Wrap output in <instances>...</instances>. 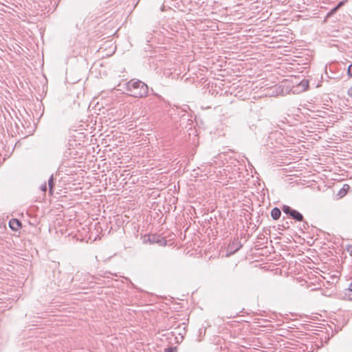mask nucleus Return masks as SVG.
<instances>
[{
  "instance_id": "10",
  "label": "nucleus",
  "mask_w": 352,
  "mask_h": 352,
  "mask_svg": "<svg viewBox=\"0 0 352 352\" xmlns=\"http://www.w3.org/2000/svg\"><path fill=\"white\" fill-rule=\"evenodd\" d=\"M164 352H177V348L176 347L166 348V349H164Z\"/></svg>"
},
{
  "instance_id": "3",
  "label": "nucleus",
  "mask_w": 352,
  "mask_h": 352,
  "mask_svg": "<svg viewBox=\"0 0 352 352\" xmlns=\"http://www.w3.org/2000/svg\"><path fill=\"white\" fill-rule=\"evenodd\" d=\"M147 241L151 244L157 243L160 245L165 246L166 245V240L158 234H149L147 236Z\"/></svg>"
},
{
  "instance_id": "4",
  "label": "nucleus",
  "mask_w": 352,
  "mask_h": 352,
  "mask_svg": "<svg viewBox=\"0 0 352 352\" xmlns=\"http://www.w3.org/2000/svg\"><path fill=\"white\" fill-rule=\"evenodd\" d=\"M10 228L14 230L17 231L22 226L21 222L17 219H12L9 221Z\"/></svg>"
},
{
  "instance_id": "19",
  "label": "nucleus",
  "mask_w": 352,
  "mask_h": 352,
  "mask_svg": "<svg viewBox=\"0 0 352 352\" xmlns=\"http://www.w3.org/2000/svg\"><path fill=\"white\" fill-rule=\"evenodd\" d=\"M235 245V243H234V242H233V243H232V245H230V249H231V250L232 249V247H233V245Z\"/></svg>"
},
{
  "instance_id": "5",
  "label": "nucleus",
  "mask_w": 352,
  "mask_h": 352,
  "mask_svg": "<svg viewBox=\"0 0 352 352\" xmlns=\"http://www.w3.org/2000/svg\"><path fill=\"white\" fill-rule=\"evenodd\" d=\"M280 215L281 211L278 208L274 207L272 208L271 211V217L274 220H278L280 217Z\"/></svg>"
},
{
  "instance_id": "2",
  "label": "nucleus",
  "mask_w": 352,
  "mask_h": 352,
  "mask_svg": "<svg viewBox=\"0 0 352 352\" xmlns=\"http://www.w3.org/2000/svg\"><path fill=\"white\" fill-rule=\"evenodd\" d=\"M282 210L285 214L291 217L293 219L297 221H303V215L299 212L298 210L292 208L290 206L284 205L282 208Z\"/></svg>"
},
{
  "instance_id": "7",
  "label": "nucleus",
  "mask_w": 352,
  "mask_h": 352,
  "mask_svg": "<svg viewBox=\"0 0 352 352\" xmlns=\"http://www.w3.org/2000/svg\"><path fill=\"white\" fill-rule=\"evenodd\" d=\"M349 188V186L347 184H344L343 186V187L339 190V192L338 193V196L340 198L343 197L347 193Z\"/></svg>"
},
{
  "instance_id": "15",
  "label": "nucleus",
  "mask_w": 352,
  "mask_h": 352,
  "mask_svg": "<svg viewBox=\"0 0 352 352\" xmlns=\"http://www.w3.org/2000/svg\"><path fill=\"white\" fill-rule=\"evenodd\" d=\"M352 245H349L347 248V250L350 252V256H352Z\"/></svg>"
},
{
  "instance_id": "9",
  "label": "nucleus",
  "mask_w": 352,
  "mask_h": 352,
  "mask_svg": "<svg viewBox=\"0 0 352 352\" xmlns=\"http://www.w3.org/2000/svg\"><path fill=\"white\" fill-rule=\"evenodd\" d=\"M298 86L302 88V91L307 90L309 87V82L307 80H302L299 84Z\"/></svg>"
},
{
  "instance_id": "8",
  "label": "nucleus",
  "mask_w": 352,
  "mask_h": 352,
  "mask_svg": "<svg viewBox=\"0 0 352 352\" xmlns=\"http://www.w3.org/2000/svg\"><path fill=\"white\" fill-rule=\"evenodd\" d=\"M54 185H55V184H54V175H52L50 176V179H48L49 190H50V193H52Z\"/></svg>"
},
{
  "instance_id": "16",
  "label": "nucleus",
  "mask_w": 352,
  "mask_h": 352,
  "mask_svg": "<svg viewBox=\"0 0 352 352\" xmlns=\"http://www.w3.org/2000/svg\"><path fill=\"white\" fill-rule=\"evenodd\" d=\"M242 247V245L239 244L238 247L234 249L233 252H236L237 250H239Z\"/></svg>"
},
{
  "instance_id": "13",
  "label": "nucleus",
  "mask_w": 352,
  "mask_h": 352,
  "mask_svg": "<svg viewBox=\"0 0 352 352\" xmlns=\"http://www.w3.org/2000/svg\"><path fill=\"white\" fill-rule=\"evenodd\" d=\"M346 3V1H340L337 6H336V8L338 10L340 8H341L342 6H343Z\"/></svg>"
},
{
  "instance_id": "18",
  "label": "nucleus",
  "mask_w": 352,
  "mask_h": 352,
  "mask_svg": "<svg viewBox=\"0 0 352 352\" xmlns=\"http://www.w3.org/2000/svg\"><path fill=\"white\" fill-rule=\"evenodd\" d=\"M121 86H122V85H121V84H119V85H118V89H118V90H121V88H120Z\"/></svg>"
},
{
  "instance_id": "12",
  "label": "nucleus",
  "mask_w": 352,
  "mask_h": 352,
  "mask_svg": "<svg viewBox=\"0 0 352 352\" xmlns=\"http://www.w3.org/2000/svg\"><path fill=\"white\" fill-rule=\"evenodd\" d=\"M347 74L349 76L352 77V63L348 67Z\"/></svg>"
},
{
  "instance_id": "1",
  "label": "nucleus",
  "mask_w": 352,
  "mask_h": 352,
  "mask_svg": "<svg viewBox=\"0 0 352 352\" xmlns=\"http://www.w3.org/2000/svg\"><path fill=\"white\" fill-rule=\"evenodd\" d=\"M129 94L134 98H142L147 96L148 86L142 81L132 79L123 85Z\"/></svg>"
},
{
  "instance_id": "17",
  "label": "nucleus",
  "mask_w": 352,
  "mask_h": 352,
  "mask_svg": "<svg viewBox=\"0 0 352 352\" xmlns=\"http://www.w3.org/2000/svg\"><path fill=\"white\" fill-rule=\"evenodd\" d=\"M349 94L352 97V87L349 90Z\"/></svg>"
},
{
  "instance_id": "6",
  "label": "nucleus",
  "mask_w": 352,
  "mask_h": 352,
  "mask_svg": "<svg viewBox=\"0 0 352 352\" xmlns=\"http://www.w3.org/2000/svg\"><path fill=\"white\" fill-rule=\"evenodd\" d=\"M344 298L352 300V282L350 283L349 287L344 290Z\"/></svg>"
},
{
  "instance_id": "14",
  "label": "nucleus",
  "mask_w": 352,
  "mask_h": 352,
  "mask_svg": "<svg viewBox=\"0 0 352 352\" xmlns=\"http://www.w3.org/2000/svg\"><path fill=\"white\" fill-rule=\"evenodd\" d=\"M41 190L45 192L47 191V185H46V183L43 184V185L41 186L40 187Z\"/></svg>"
},
{
  "instance_id": "11",
  "label": "nucleus",
  "mask_w": 352,
  "mask_h": 352,
  "mask_svg": "<svg viewBox=\"0 0 352 352\" xmlns=\"http://www.w3.org/2000/svg\"><path fill=\"white\" fill-rule=\"evenodd\" d=\"M338 11V9L334 7L333 9H331L330 10V12L327 14V17H329L331 16H332L333 14H334L336 12Z\"/></svg>"
}]
</instances>
